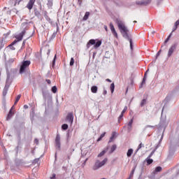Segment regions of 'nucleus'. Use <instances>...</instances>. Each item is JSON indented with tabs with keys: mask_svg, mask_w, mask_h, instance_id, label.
Returning a JSON list of instances; mask_svg holds the SVG:
<instances>
[{
	"mask_svg": "<svg viewBox=\"0 0 179 179\" xmlns=\"http://www.w3.org/2000/svg\"><path fill=\"white\" fill-rule=\"evenodd\" d=\"M117 27L120 30L123 37L129 40L130 43V47L132 48V39H131V38H129V35H128V29H127V27H125V24L121 22H119L117 23Z\"/></svg>",
	"mask_w": 179,
	"mask_h": 179,
	"instance_id": "f257e3e1",
	"label": "nucleus"
},
{
	"mask_svg": "<svg viewBox=\"0 0 179 179\" xmlns=\"http://www.w3.org/2000/svg\"><path fill=\"white\" fill-rule=\"evenodd\" d=\"M107 162H108V158H104L102 162H100V160L96 159L94 165L92 166V170L96 171V170H99V169H101L103 166H104Z\"/></svg>",
	"mask_w": 179,
	"mask_h": 179,
	"instance_id": "f03ea898",
	"label": "nucleus"
},
{
	"mask_svg": "<svg viewBox=\"0 0 179 179\" xmlns=\"http://www.w3.org/2000/svg\"><path fill=\"white\" fill-rule=\"evenodd\" d=\"M30 61H24L22 62V64L21 65L20 69V73H23L26 71V69L29 68L30 66Z\"/></svg>",
	"mask_w": 179,
	"mask_h": 179,
	"instance_id": "7ed1b4c3",
	"label": "nucleus"
},
{
	"mask_svg": "<svg viewBox=\"0 0 179 179\" xmlns=\"http://www.w3.org/2000/svg\"><path fill=\"white\" fill-rule=\"evenodd\" d=\"M55 146L59 150V149H61V136H59V134L56 135V138L55 140Z\"/></svg>",
	"mask_w": 179,
	"mask_h": 179,
	"instance_id": "20e7f679",
	"label": "nucleus"
},
{
	"mask_svg": "<svg viewBox=\"0 0 179 179\" xmlns=\"http://www.w3.org/2000/svg\"><path fill=\"white\" fill-rule=\"evenodd\" d=\"M109 26H110V31L112 32V34H113V36L116 38H118V34L117 33V31H115V28L114 27V24L112 22H110Z\"/></svg>",
	"mask_w": 179,
	"mask_h": 179,
	"instance_id": "39448f33",
	"label": "nucleus"
},
{
	"mask_svg": "<svg viewBox=\"0 0 179 179\" xmlns=\"http://www.w3.org/2000/svg\"><path fill=\"white\" fill-rule=\"evenodd\" d=\"M34 3H36V0H29L26 8H27L29 10H31L33 9V6H34Z\"/></svg>",
	"mask_w": 179,
	"mask_h": 179,
	"instance_id": "423d86ee",
	"label": "nucleus"
},
{
	"mask_svg": "<svg viewBox=\"0 0 179 179\" xmlns=\"http://www.w3.org/2000/svg\"><path fill=\"white\" fill-rule=\"evenodd\" d=\"M177 48V44H174L173 45L169 50L168 52V57H171V55H173V52H174V51H176V49Z\"/></svg>",
	"mask_w": 179,
	"mask_h": 179,
	"instance_id": "0eeeda50",
	"label": "nucleus"
},
{
	"mask_svg": "<svg viewBox=\"0 0 179 179\" xmlns=\"http://www.w3.org/2000/svg\"><path fill=\"white\" fill-rule=\"evenodd\" d=\"M15 115V109H13V106H12V108H10L8 115L6 117L7 120H9L12 118V117H13V115Z\"/></svg>",
	"mask_w": 179,
	"mask_h": 179,
	"instance_id": "6e6552de",
	"label": "nucleus"
},
{
	"mask_svg": "<svg viewBox=\"0 0 179 179\" xmlns=\"http://www.w3.org/2000/svg\"><path fill=\"white\" fill-rule=\"evenodd\" d=\"M26 33V31H22V33H20L19 35H17L15 36V38L18 41H22L23 40V36H24V34Z\"/></svg>",
	"mask_w": 179,
	"mask_h": 179,
	"instance_id": "1a4fd4ad",
	"label": "nucleus"
},
{
	"mask_svg": "<svg viewBox=\"0 0 179 179\" xmlns=\"http://www.w3.org/2000/svg\"><path fill=\"white\" fill-rule=\"evenodd\" d=\"M66 120L70 122V124H72V122H73V114L69 113L66 116Z\"/></svg>",
	"mask_w": 179,
	"mask_h": 179,
	"instance_id": "9d476101",
	"label": "nucleus"
},
{
	"mask_svg": "<svg viewBox=\"0 0 179 179\" xmlns=\"http://www.w3.org/2000/svg\"><path fill=\"white\" fill-rule=\"evenodd\" d=\"M94 44H96V40L90 39L87 44V48H89V47H90V45H94Z\"/></svg>",
	"mask_w": 179,
	"mask_h": 179,
	"instance_id": "9b49d317",
	"label": "nucleus"
},
{
	"mask_svg": "<svg viewBox=\"0 0 179 179\" xmlns=\"http://www.w3.org/2000/svg\"><path fill=\"white\" fill-rule=\"evenodd\" d=\"M127 110H128V107L124 106L123 110L122 111L120 115L119 116V120H121L122 117H124V114H125V113L127 112Z\"/></svg>",
	"mask_w": 179,
	"mask_h": 179,
	"instance_id": "f8f14e48",
	"label": "nucleus"
},
{
	"mask_svg": "<svg viewBox=\"0 0 179 179\" xmlns=\"http://www.w3.org/2000/svg\"><path fill=\"white\" fill-rule=\"evenodd\" d=\"M132 153H134V150L132 148L129 149L127 152V157H131V156H132Z\"/></svg>",
	"mask_w": 179,
	"mask_h": 179,
	"instance_id": "ddd939ff",
	"label": "nucleus"
},
{
	"mask_svg": "<svg viewBox=\"0 0 179 179\" xmlns=\"http://www.w3.org/2000/svg\"><path fill=\"white\" fill-rule=\"evenodd\" d=\"M90 16V12H86L83 18V20H84V21L87 20V19H89Z\"/></svg>",
	"mask_w": 179,
	"mask_h": 179,
	"instance_id": "4468645a",
	"label": "nucleus"
},
{
	"mask_svg": "<svg viewBox=\"0 0 179 179\" xmlns=\"http://www.w3.org/2000/svg\"><path fill=\"white\" fill-rule=\"evenodd\" d=\"M162 168L161 166H157L154 171V174H157V173H160L162 171Z\"/></svg>",
	"mask_w": 179,
	"mask_h": 179,
	"instance_id": "2eb2a0df",
	"label": "nucleus"
},
{
	"mask_svg": "<svg viewBox=\"0 0 179 179\" xmlns=\"http://www.w3.org/2000/svg\"><path fill=\"white\" fill-rule=\"evenodd\" d=\"M98 89H99V88L97 87V86H92V87H91V92H92V93H94V94L97 93Z\"/></svg>",
	"mask_w": 179,
	"mask_h": 179,
	"instance_id": "dca6fc26",
	"label": "nucleus"
},
{
	"mask_svg": "<svg viewBox=\"0 0 179 179\" xmlns=\"http://www.w3.org/2000/svg\"><path fill=\"white\" fill-rule=\"evenodd\" d=\"M47 5H48V8H49V9H51V8H52V5H53L52 0H48Z\"/></svg>",
	"mask_w": 179,
	"mask_h": 179,
	"instance_id": "f3484780",
	"label": "nucleus"
},
{
	"mask_svg": "<svg viewBox=\"0 0 179 179\" xmlns=\"http://www.w3.org/2000/svg\"><path fill=\"white\" fill-rule=\"evenodd\" d=\"M145 83H146V73L144 75V77H143V81L141 83L140 87H143V85H145Z\"/></svg>",
	"mask_w": 179,
	"mask_h": 179,
	"instance_id": "a211bd4d",
	"label": "nucleus"
},
{
	"mask_svg": "<svg viewBox=\"0 0 179 179\" xmlns=\"http://www.w3.org/2000/svg\"><path fill=\"white\" fill-rule=\"evenodd\" d=\"M20 97H22L21 94L17 95V96L15 99V101L14 103V106H16V104H17V103L19 102V101L20 100Z\"/></svg>",
	"mask_w": 179,
	"mask_h": 179,
	"instance_id": "6ab92c4d",
	"label": "nucleus"
},
{
	"mask_svg": "<svg viewBox=\"0 0 179 179\" xmlns=\"http://www.w3.org/2000/svg\"><path fill=\"white\" fill-rule=\"evenodd\" d=\"M101 45V41H98L94 45V48H99Z\"/></svg>",
	"mask_w": 179,
	"mask_h": 179,
	"instance_id": "aec40b11",
	"label": "nucleus"
},
{
	"mask_svg": "<svg viewBox=\"0 0 179 179\" xmlns=\"http://www.w3.org/2000/svg\"><path fill=\"white\" fill-rule=\"evenodd\" d=\"M110 89L111 93H114V90L115 89V85H114V83H113L110 85Z\"/></svg>",
	"mask_w": 179,
	"mask_h": 179,
	"instance_id": "412c9836",
	"label": "nucleus"
},
{
	"mask_svg": "<svg viewBox=\"0 0 179 179\" xmlns=\"http://www.w3.org/2000/svg\"><path fill=\"white\" fill-rule=\"evenodd\" d=\"M146 162H147L148 166H149V165L152 164V163H153V159H152L148 157V158L146 159Z\"/></svg>",
	"mask_w": 179,
	"mask_h": 179,
	"instance_id": "4be33fe9",
	"label": "nucleus"
},
{
	"mask_svg": "<svg viewBox=\"0 0 179 179\" xmlns=\"http://www.w3.org/2000/svg\"><path fill=\"white\" fill-rule=\"evenodd\" d=\"M179 26V20H177L175 22V28L173 29V31H176V30H177V27Z\"/></svg>",
	"mask_w": 179,
	"mask_h": 179,
	"instance_id": "5701e85b",
	"label": "nucleus"
},
{
	"mask_svg": "<svg viewBox=\"0 0 179 179\" xmlns=\"http://www.w3.org/2000/svg\"><path fill=\"white\" fill-rule=\"evenodd\" d=\"M69 126L67 124H64L62 126V129H63L64 131H66V129H68Z\"/></svg>",
	"mask_w": 179,
	"mask_h": 179,
	"instance_id": "b1692460",
	"label": "nucleus"
},
{
	"mask_svg": "<svg viewBox=\"0 0 179 179\" xmlns=\"http://www.w3.org/2000/svg\"><path fill=\"white\" fill-rule=\"evenodd\" d=\"M142 148H145V145H143V143H141L139 144V145L138 146L136 152H138L140 149H142Z\"/></svg>",
	"mask_w": 179,
	"mask_h": 179,
	"instance_id": "393cba45",
	"label": "nucleus"
},
{
	"mask_svg": "<svg viewBox=\"0 0 179 179\" xmlns=\"http://www.w3.org/2000/svg\"><path fill=\"white\" fill-rule=\"evenodd\" d=\"M105 136H106V132L101 134L100 137L97 139V142H100V141H101V139H103V138H104Z\"/></svg>",
	"mask_w": 179,
	"mask_h": 179,
	"instance_id": "a878e982",
	"label": "nucleus"
},
{
	"mask_svg": "<svg viewBox=\"0 0 179 179\" xmlns=\"http://www.w3.org/2000/svg\"><path fill=\"white\" fill-rule=\"evenodd\" d=\"M106 152H107V151H106V150L101 151V152L98 155V157H101L104 156V155H106Z\"/></svg>",
	"mask_w": 179,
	"mask_h": 179,
	"instance_id": "bb28decb",
	"label": "nucleus"
},
{
	"mask_svg": "<svg viewBox=\"0 0 179 179\" xmlns=\"http://www.w3.org/2000/svg\"><path fill=\"white\" fill-rule=\"evenodd\" d=\"M135 173V168L132 169V171L130 173L129 177L128 178H132L134 177V174Z\"/></svg>",
	"mask_w": 179,
	"mask_h": 179,
	"instance_id": "cd10ccee",
	"label": "nucleus"
},
{
	"mask_svg": "<svg viewBox=\"0 0 179 179\" xmlns=\"http://www.w3.org/2000/svg\"><path fill=\"white\" fill-rule=\"evenodd\" d=\"M114 138H115V131H113V132L112 133V136H111V137L110 138L109 142H111L112 141H114Z\"/></svg>",
	"mask_w": 179,
	"mask_h": 179,
	"instance_id": "c85d7f7f",
	"label": "nucleus"
},
{
	"mask_svg": "<svg viewBox=\"0 0 179 179\" xmlns=\"http://www.w3.org/2000/svg\"><path fill=\"white\" fill-rule=\"evenodd\" d=\"M8 94V88L6 87H4L3 90V96H6V94Z\"/></svg>",
	"mask_w": 179,
	"mask_h": 179,
	"instance_id": "c756f323",
	"label": "nucleus"
},
{
	"mask_svg": "<svg viewBox=\"0 0 179 179\" xmlns=\"http://www.w3.org/2000/svg\"><path fill=\"white\" fill-rule=\"evenodd\" d=\"M73 64H75V59L73 57H71L70 61V66H73Z\"/></svg>",
	"mask_w": 179,
	"mask_h": 179,
	"instance_id": "7c9ffc66",
	"label": "nucleus"
},
{
	"mask_svg": "<svg viewBox=\"0 0 179 179\" xmlns=\"http://www.w3.org/2000/svg\"><path fill=\"white\" fill-rule=\"evenodd\" d=\"M115 149H117V145H112V147L110 148L111 153H113V152H114V150H115Z\"/></svg>",
	"mask_w": 179,
	"mask_h": 179,
	"instance_id": "2f4dec72",
	"label": "nucleus"
},
{
	"mask_svg": "<svg viewBox=\"0 0 179 179\" xmlns=\"http://www.w3.org/2000/svg\"><path fill=\"white\" fill-rule=\"evenodd\" d=\"M57 86H53V87H52V93H56V92H57Z\"/></svg>",
	"mask_w": 179,
	"mask_h": 179,
	"instance_id": "473e14b6",
	"label": "nucleus"
},
{
	"mask_svg": "<svg viewBox=\"0 0 179 179\" xmlns=\"http://www.w3.org/2000/svg\"><path fill=\"white\" fill-rule=\"evenodd\" d=\"M170 38H171V34H170L168 38L165 40L164 43L166 44V43H169V40H170Z\"/></svg>",
	"mask_w": 179,
	"mask_h": 179,
	"instance_id": "72a5a7b5",
	"label": "nucleus"
},
{
	"mask_svg": "<svg viewBox=\"0 0 179 179\" xmlns=\"http://www.w3.org/2000/svg\"><path fill=\"white\" fill-rule=\"evenodd\" d=\"M133 123H134V119H131V120L129 122L128 126L130 127V128H131V127H132V124H133Z\"/></svg>",
	"mask_w": 179,
	"mask_h": 179,
	"instance_id": "f704fd0d",
	"label": "nucleus"
},
{
	"mask_svg": "<svg viewBox=\"0 0 179 179\" xmlns=\"http://www.w3.org/2000/svg\"><path fill=\"white\" fill-rule=\"evenodd\" d=\"M146 104V99H143L141 103V106L143 107V106Z\"/></svg>",
	"mask_w": 179,
	"mask_h": 179,
	"instance_id": "c9c22d12",
	"label": "nucleus"
},
{
	"mask_svg": "<svg viewBox=\"0 0 179 179\" xmlns=\"http://www.w3.org/2000/svg\"><path fill=\"white\" fill-rule=\"evenodd\" d=\"M18 41H14L10 45L9 47H12L13 45H15V44H16V43H17Z\"/></svg>",
	"mask_w": 179,
	"mask_h": 179,
	"instance_id": "e433bc0d",
	"label": "nucleus"
},
{
	"mask_svg": "<svg viewBox=\"0 0 179 179\" xmlns=\"http://www.w3.org/2000/svg\"><path fill=\"white\" fill-rule=\"evenodd\" d=\"M154 153H155V151H152V152L149 155L148 158L152 157L153 156Z\"/></svg>",
	"mask_w": 179,
	"mask_h": 179,
	"instance_id": "4c0bfd02",
	"label": "nucleus"
},
{
	"mask_svg": "<svg viewBox=\"0 0 179 179\" xmlns=\"http://www.w3.org/2000/svg\"><path fill=\"white\" fill-rule=\"evenodd\" d=\"M152 0H148V1L143 3V5H148L150 2H151Z\"/></svg>",
	"mask_w": 179,
	"mask_h": 179,
	"instance_id": "58836bf2",
	"label": "nucleus"
},
{
	"mask_svg": "<svg viewBox=\"0 0 179 179\" xmlns=\"http://www.w3.org/2000/svg\"><path fill=\"white\" fill-rule=\"evenodd\" d=\"M56 175L55 173H53L52 177H50V179H55Z\"/></svg>",
	"mask_w": 179,
	"mask_h": 179,
	"instance_id": "ea45409f",
	"label": "nucleus"
},
{
	"mask_svg": "<svg viewBox=\"0 0 179 179\" xmlns=\"http://www.w3.org/2000/svg\"><path fill=\"white\" fill-rule=\"evenodd\" d=\"M104 29L106 30V31H108V27H107V25H104Z\"/></svg>",
	"mask_w": 179,
	"mask_h": 179,
	"instance_id": "a19ab883",
	"label": "nucleus"
},
{
	"mask_svg": "<svg viewBox=\"0 0 179 179\" xmlns=\"http://www.w3.org/2000/svg\"><path fill=\"white\" fill-rule=\"evenodd\" d=\"M55 59H57V55H55V57L53 59V64H55Z\"/></svg>",
	"mask_w": 179,
	"mask_h": 179,
	"instance_id": "79ce46f5",
	"label": "nucleus"
},
{
	"mask_svg": "<svg viewBox=\"0 0 179 179\" xmlns=\"http://www.w3.org/2000/svg\"><path fill=\"white\" fill-rule=\"evenodd\" d=\"M46 82L48 85H51V80H46Z\"/></svg>",
	"mask_w": 179,
	"mask_h": 179,
	"instance_id": "37998d69",
	"label": "nucleus"
},
{
	"mask_svg": "<svg viewBox=\"0 0 179 179\" xmlns=\"http://www.w3.org/2000/svg\"><path fill=\"white\" fill-rule=\"evenodd\" d=\"M160 52H162V50H159L157 54V57H159V55H160Z\"/></svg>",
	"mask_w": 179,
	"mask_h": 179,
	"instance_id": "c03bdc74",
	"label": "nucleus"
},
{
	"mask_svg": "<svg viewBox=\"0 0 179 179\" xmlns=\"http://www.w3.org/2000/svg\"><path fill=\"white\" fill-rule=\"evenodd\" d=\"M106 82H109L110 83H111V80H110V78H107Z\"/></svg>",
	"mask_w": 179,
	"mask_h": 179,
	"instance_id": "a18cd8bd",
	"label": "nucleus"
},
{
	"mask_svg": "<svg viewBox=\"0 0 179 179\" xmlns=\"http://www.w3.org/2000/svg\"><path fill=\"white\" fill-rule=\"evenodd\" d=\"M103 94H107V90H105L103 92Z\"/></svg>",
	"mask_w": 179,
	"mask_h": 179,
	"instance_id": "49530a36",
	"label": "nucleus"
},
{
	"mask_svg": "<svg viewBox=\"0 0 179 179\" xmlns=\"http://www.w3.org/2000/svg\"><path fill=\"white\" fill-rule=\"evenodd\" d=\"M24 108H29V106L27 105H24Z\"/></svg>",
	"mask_w": 179,
	"mask_h": 179,
	"instance_id": "de8ad7c7",
	"label": "nucleus"
},
{
	"mask_svg": "<svg viewBox=\"0 0 179 179\" xmlns=\"http://www.w3.org/2000/svg\"><path fill=\"white\" fill-rule=\"evenodd\" d=\"M35 142H36V143H38V140L35 139Z\"/></svg>",
	"mask_w": 179,
	"mask_h": 179,
	"instance_id": "09e8293b",
	"label": "nucleus"
},
{
	"mask_svg": "<svg viewBox=\"0 0 179 179\" xmlns=\"http://www.w3.org/2000/svg\"><path fill=\"white\" fill-rule=\"evenodd\" d=\"M177 169H178V173H179V164L177 166Z\"/></svg>",
	"mask_w": 179,
	"mask_h": 179,
	"instance_id": "8fccbe9b",
	"label": "nucleus"
},
{
	"mask_svg": "<svg viewBox=\"0 0 179 179\" xmlns=\"http://www.w3.org/2000/svg\"><path fill=\"white\" fill-rule=\"evenodd\" d=\"M78 2H82V0H78Z\"/></svg>",
	"mask_w": 179,
	"mask_h": 179,
	"instance_id": "3c124183",
	"label": "nucleus"
},
{
	"mask_svg": "<svg viewBox=\"0 0 179 179\" xmlns=\"http://www.w3.org/2000/svg\"><path fill=\"white\" fill-rule=\"evenodd\" d=\"M35 160H36V162H38V159H35Z\"/></svg>",
	"mask_w": 179,
	"mask_h": 179,
	"instance_id": "603ef678",
	"label": "nucleus"
},
{
	"mask_svg": "<svg viewBox=\"0 0 179 179\" xmlns=\"http://www.w3.org/2000/svg\"><path fill=\"white\" fill-rule=\"evenodd\" d=\"M134 23H136V21H134Z\"/></svg>",
	"mask_w": 179,
	"mask_h": 179,
	"instance_id": "864d4df0",
	"label": "nucleus"
},
{
	"mask_svg": "<svg viewBox=\"0 0 179 179\" xmlns=\"http://www.w3.org/2000/svg\"><path fill=\"white\" fill-rule=\"evenodd\" d=\"M13 50H15V48H13Z\"/></svg>",
	"mask_w": 179,
	"mask_h": 179,
	"instance_id": "5fc2aeb1",
	"label": "nucleus"
},
{
	"mask_svg": "<svg viewBox=\"0 0 179 179\" xmlns=\"http://www.w3.org/2000/svg\"><path fill=\"white\" fill-rule=\"evenodd\" d=\"M127 179H130V178H127Z\"/></svg>",
	"mask_w": 179,
	"mask_h": 179,
	"instance_id": "6e6d98bb",
	"label": "nucleus"
}]
</instances>
